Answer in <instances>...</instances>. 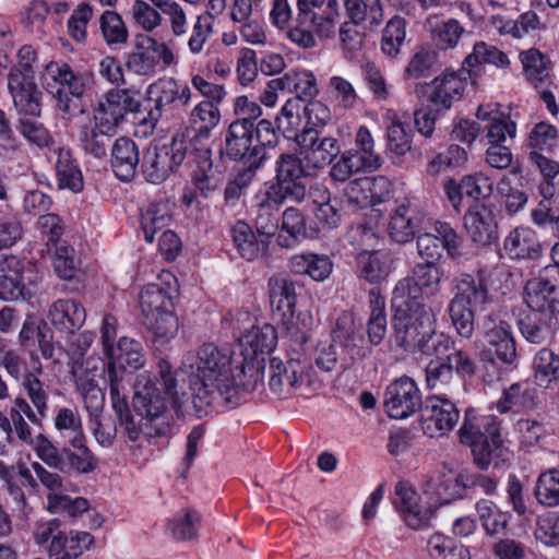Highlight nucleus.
Instances as JSON below:
<instances>
[{"label":"nucleus","instance_id":"obj_1","mask_svg":"<svg viewBox=\"0 0 559 559\" xmlns=\"http://www.w3.org/2000/svg\"><path fill=\"white\" fill-rule=\"evenodd\" d=\"M178 376L188 383L193 408L202 417L221 403L236 405L239 390H253L260 374L246 358H235L227 349L206 343L183 357Z\"/></svg>","mask_w":559,"mask_h":559},{"label":"nucleus","instance_id":"obj_2","mask_svg":"<svg viewBox=\"0 0 559 559\" xmlns=\"http://www.w3.org/2000/svg\"><path fill=\"white\" fill-rule=\"evenodd\" d=\"M133 390L132 407L139 419L135 420L128 406L119 423L128 440L143 447L145 442L170 437L173 417L167 401L171 400L174 407L186 402V392L178 390V371L173 370L169 361L162 359L157 374H139Z\"/></svg>","mask_w":559,"mask_h":559},{"label":"nucleus","instance_id":"obj_3","mask_svg":"<svg viewBox=\"0 0 559 559\" xmlns=\"http://www.w3.org/2000/svg\"><path fill=\"white\" fill-rule=\"evenodd\" d=\"M392 340L403 352L440 358L452 348V338L436 331L435 317L424 301L392 298Z\"/></svg>","mask_w":559,"mask_h":559},{"label":"nucleus","instance_id":"obj_4","mask_svg":"<svg viewBox=\"0 0 559 559\" xmlns=\"http://www.w3.org/2000/svg\"><path fill=\"white\" fill-rule=\"evenodd\" d=\"M270 16L278 27L292 21L288 38L297 46L310 49L317 46V37L321 40L336 37L340 3L337 0H297L293 16L287 0H274Z\"/></svg>","mask_w":559,"mask_h":559},{"label":"nucleus","instance_id":"obj_5","mask_svg":"<svg viewBox=\"0 0 559 559\" xmlns=\"http://www.w3.org/2000/svg\"><path fill=\"white\" fill-rule=\"evenodd\" d=\"M460 440L471 448L474 464L481 471L492 463L496 468L502 466L510 456L500 435V421L496 416H486L480 420L465 418L459 430Z\"/></svg>","mask_w":559,"mask_h":559},{"label":"nucleus","instance_id":"obj_6","mask_svg":"<svg viewBox=\"0 0 559 559\" xmlns=\"http://www.w3.org/2000/svg\"><path fill=\"white\" fill-rule=\"evenodd\" d=\"M309 337V329L297 331L290 326L288 337L290 343L284 358H271L269 385L280 396H288L309 382V362L304 350Z\"/></svg>","mask_w":559,"mask_h":559},{"label":"nucleus","instance_id":"obj_7","mask_svg":"<svg viewBox=\"0 0 559 559\" xmlns=\"http://www.w3.org/2000/svg\"><path fill=\"white\" fill-rule=\"evenodd\" d=\"M278 140L276 128L267 119H261L257 124L234 120L226 131L222 154L230 160L264 157L265 148L275 147Z\"/></svg>","mask_w":559,"mask_h":559},{"label":"nucleus","instance_id":"obj_8","mask_svg":"<svg viewBox=\"0 0 559 559\" xmlns=\"http://www.w3.org/2000/svg\"><path fill=\"white\" fill-rule=\"evenodd\" d=\"M17 64L8 74V88L14 107L21 115L39 117L43 92L35 83L36 51L31 45H24L17 51Z\"/></svg>","mask_w":559,"mask_h":559},{"label":"nucleus","instance_id":"obj_9","mask_svg":"<svg viewBox=\"0 0 559 559\" xmlns=\"http://www.w3.org/2000/svg\"><path fill=\"white\" fill-rule=\"evenodd\" d=\"M71 448L58 449L48 438H41L38 457L61 473L90 474L98 466V460L86 445L85 437L69 440Z\"/></svg>","mask_w":559,"mask_h":559},{"label":"nucleus","instance_id":"obj_10","mask_svg":"<svg viewBox=\"0 0 559 559\" xmlns=\"http://www.w3.org/2000/svg\"><path fill=\"white\" fill-rule=\"evenodd\" d=\"M188 144L183 139L173 138L169 143L150 145L142 160V173L148 182H164L186 159Z\"/></svg>","mask_w":559,"mask_h":559},{"label":"nucleus","instance_id":"obj_11","mask_svg":"<svg viewBox=\"0 0 559 559\" xmlns=\"http://www.w3.org/2000/svg\"><path fill=\"white\" fill-rule=\"evenodd\" d=\"M486 350L501 364L512 366L518 359L516 344L511 325L497 313L485 316L478 324Z\"/></svg>","mask_w":559,"mask_h":559},{"label":"nucleus","instance_id":"obj_12","mask_svg":"<svg viewBox=\"0 0 559 559\" xmlns=\"http://www.w3.org/2000/svg\"><path fill=\"white\" fill-rule=\"evenodd\" d=\"M416 245L424 263L438 264L443 257V250L453 260L462 257V237L447 222H436L432 233L419 235Z\"/></svg>","mask_w":559,"mask_h":559},{"label":"nucleus","instance_id":"obj_13","mask_svg":"<svg viewBox=\"0 0 559 559\" xmlns=\"http://www.w3.org/2000/svg\"><path fill=\"white\" fill-rule=\"evenodd\" d=\"M170 66L175 56L170 48L147 34H138L134 37V51L126 57V68L138 75H153L159 62Z\"/></svg>","mask_w":559,"mask_h":559},{"label":"nucleus","instance_id":"obj_14","mask_svg":"<svg viewBox=\"0 0 559 559\" xmlns=\"http://www.w3.org/2000/svg\"><path fill=\"white\" fill-rule=\"evenodd\" d=\"M294 139L308 165L317 169L331 165L341 153L338 140L318 128L305 127Z\"/></svg>","mask_w":559,"mask_h":559},{"label":"nucleus","instance_id":"obj_15","mask_svg":"<svg viewBox=\"0 0 559 559\" xmlns=\"http://www.w3.org/2000/svg\"><path fill=\"white\" fill-rule=\"evenodd\" d=\"M269 298L273 318L285 326L287 337H289L290 326L297 331L308 329L306 323L299 326V318L295 320L297 294L295 283L289 277L285 275L270 277Z\"/></svg>","mask_w":559,"mask_h":559},{"label":"nucleus","instance_id":"obj_16","mask_svg":"<svg viewBox=\"0 0 559 559\" xmlns=\"http://www.w3.org/2000/svg\"><path fill=\"white\" fill-rule=\"evenodd\" d=\"M466 78L455 72H445L435 78L430 83L416 87L417 96L425 98L428 107L436 112H443L452 107L455 100H460L465 90Z\"/></svg>","mask_w":559,"mask_h":559},{"label":"nucleus","instance_id":"obj_17","mask_svg":"<svg viewBox=\"0 0 559 559\" xmlns=\"http://www.w3.org/2000/svg\"><path fill=\"white\" fill-rule=\"evenodd\" d=\"M383 405L389 417L404 419L421 411V392L409 377L392 381L384 391Z\"/></svg>","mask_w":559,"mask_h":559},{"label":"nucleus","instance_id":"obj_18","mask_svg":"<svg viewBox=\"0 0 559 559\" xmlns=\"http://www.w3.org/2000/svg\"><path fill=\"white\" fill-rule=\"evenodd\" d=\"M141 92L134 87L112 88L105 94L94 108L93 114L99 117L100 121L118 127L124 121L128 115L141 114Z\"/></svg>","mask_w":559,"mask_h":559},{"label":"nucleus","instance_id":"obj_19","mask_svg":"<svg viewBox=\"0 0 559 559\" xmlns=\"http://www.w3.org/2000/svg\"><path fill=\"white\" fill-rule=\"evenodd\" d=\"M443 270L433 263H416L412 275L397 282L393 297L408 301H423L421 294L435 295L440 290Z\"/></svg>","mask_w":559,"mask_h":559},{"label":"nucleus","instance_id":"obj_20","mask_svg":"<svg viewBox=\"0 0 559 559\" xmlns=\"http://www.w3.org/2000/svg\"><path fill=\"white\" fill-rule=\"evenodd\" d=\"M459 418L460 412L451 401L436 399L423 406L420 427L430 438L442 437L455 427Z\"/></svg>","mask_w":559,"mask_h":559},{"label":"nucleus","instance_id":"obj_21","mask_svg":"<svg viewBox=\"0 0 559 559\" xmlns=\"http://www.w3.org/2000/svg\"><path fill=\"white\" fill-rule=\"evenodd\" d=\"M47 318L56 331L69 336L75 335L84 325L86 311L83 305L73 298H59L49 306Z\"/></svg>","mask_w":559,"mask_h":559},{"label":"nucleus","instance_id":"obj_22","mask_svg":"<svg viewBox=\"0 0 559 559\" xmlns=\"http://www.w3.org/2000/svg\"><path fill=\"white\" fill-rule=\"evenodd\" d=\"M522 336L531 344L545 345L554 341L559 330V319L551 312L532 310L519 320Z\"/></svg>","mask_w":559,"mask_h":559},{"label":"nucleus","instance_id":"obj_23","mask_svg":"<svg viewBox=\"0 0 559 559\" xmlns=\"http://www.w3.org/2000/svg\"><path fill=\"white\" fill-rule=\"evenodd\" d=\"M424 221V213L408 199L394 209L389 223V235L397 243H406L415 237Z\"/></svg>","mask_w":559,"mask_h":559},{"label":"nucleus","instance_id":"obj_24","mask_svg":"<svg viewBox=\"0 0 559 559\" xmlns=\"http://www.w3.org/2000/svg\"><path fill=\"white\" fill-rule=\"evenodd\" d=\"M524 301L532 310L557 316L559 314V284L552 283L546 274L533 277L525 284Z\"/></svg>","mask_w":559,"mask_h":559},{"label":"nucleus","instance_id":"obj_25","mask_svg":"<svg viewBox=\"0 0 559 559\" xmlns=\"http://www.w3.org/2000/svg\"><path fill=\"white\" fill-rule=\"evenodd\" d=\"M450 302L480 312L487 309L491 297L484 280L464 273L455 278L454 296Z\"/></svg>","mask_w":559,"mask_h":559},{"label":"nucleus","instance_id":"obj_26","mask_svg":"<svg viewBox=\"0 0 559 559\" xmlns=\"http://www.w3.org/2000/svg\"><path fill=\"white\" fill-rule=\"evenodd\" d=\"M464 228L469 239L481 247L490 246L497 242L499 238L495 215L484 205L465 213Z\"/></svg>","mask_w":559,"mask_h":559},{"label":"nucleus","instance_id":"obj_27","mask_svg":"<svg viewBox=\"0 0 559 559\" xmlns=\"http://www.w3.org/2000/svg\"><path fill=\"white\" fill-rule=\"evenodd\" d=\"M417 500L416 491L408 484L403 481L396 484L393 503L406 524L413 530L428 526L432 515L431 508L423 510Z\"/></svg>","mask_w":559,"mask_h":559},{"label":"nucleus","instance_id":"obj_28","mask_svg":"<svg viewBox=\"0 0 559 559\" xmlns=\"http://www.w3.org/2000/svg\"><path fill=\"white\" fill-rule=\"evenodd\" d=\"M93 118V126L85 124L80 128L79 141L85 153L100 159L107 156L117 128L110 123L105 124V121H100L95 114Z\"/></svg>","mask_w":559,"mask_h":559},{"label":"nucleus","instance_id":"obj_29","mask_svg":"<svg viewBox=\"0 0 559 559\" xmlns=\"http://www.w3.org/2000/svg\"><path fill=\"white\" fill-rule=\"evenodd\" d=\"M503 249L511 260H538L543 255V246L535 231L528 227H516L503 241Z\"/></svg>","mask_w":559,"mask_h":559},{"label":"nucleus","instance_id":"obj_30","mask_svg":"<svg viewBox=\"0 0 559 559\" xmlns=\"http://www.w3.org/2000/svg\"><path fill=\"white\" fill-rule=\"evenodd\" d=\"M177 288L169 283H150L145 285L139 296L142 314L145 318L175 310L174 297Z\"/></svg>","mask_w":559,"mask_h":559},{"label":"nucleus","instance_id":"obj_31","mask_svg":"<svg viewBox=\"0 0 559 559\" xmlns=\"http://www.w3.org/2000/svg\"><path fill=\"white\" fill-rule=\"evenodd\" d=\"M509 63V58L503 51L485 41H478L474 45L473 51L464 59L462 74L466 72L468 78L475 82L483 74L484 64L507 68Z\"/></svg>","mask_w":559,"mask_h":559},{"label":"nucleus","instance_id":"obj_32","mask_svg":"<svg viewBox=\"0 0 559 559\" xmlns=\"http://www.w3.org/2000/svg\"><path fill=\"white\" fill-rule=\"evenodd\" d=\"M140 163V152L135 142L127 136L118 138L111 145V167L121 181L134 178Z\"/></svg>","mask_w":559,"mask_h":559},{"label":"nucleus","instance_id":"obj_33","mask_svg":"<svg viewBox=\"0 0 559 559\" xmlns=\"http://www.w3.org/2000/svg\"><path fill=\"white\" fill-rule=\"evenodd\" d=\"M333 340L338 343L352 359H361L369 354L365 347V338L361 331L356 326L350 313H342L336 320L333 330Z\"/></svg>","mask_w":559,"mask_h":559},{"label":"nucleus","instance_id":"obj_34","mask_svg":"<svg viewBox=\"0 0 559 559\" xmlns=\"http://www.w3.org/2000/svg\"><path fill=\"white\" fill-rule=\"evenodd\" d=\"M106 356L109 359L108 365L132 372L141 369L145 364L142 343L127 336L120 337L116 346L109 347Z\"/></svg>","mask_w":559,"mask_h":559},{"label":"nucleus","instance_id":"obj_35","mask_svg":"<svg viewBox=\"0 0 559 559\" xmlns=\"http://www.w3.org/2000/svg\"><path fill=\"white\" fill-rule=\"evenodd\" d=\"M314 236V229L308 228L305 214L296 207H287L282 213L281 230L277 243L282 248H294L301 239Z\"/></svg>","mask_w":559,"mask_h":559},{"label":"nucleus","instance_id":"obj_36","mask_svg":"<svg viewBox=\"0 0 559 559\" xmlns=\"http://www.w3.org/2000/svg\"><path fill=\"white\" fill-rule=\"evenodd\" d=\"M23 265L14 257H5L0 261V299L17 301L24 297Z\"/></svg>","mask_w":559,"mask_h":559},{"label":"nucleus","instance_id":"obj_37","mask_svg":"<svg viewBox=\"0 0 559 559\" xmlns=\"http://www.w3.org/2000/svg\"><path fill=\"white\" fill-rule=\"evenodd\" d=\"M356 263L358 277L370 284L381 283L392 271V259L382 250L362 251Z\"/></svg>","mask_w":559,"mask_h":559},{"label":"nucleus","instance_id":"obj_38","mask_svg":"<svg viewBox=\"0 0 559 559\" xmlns=\"http://www.w3.org/2000/svg\"><path fill=\"white\" fill-rule=\"evenodd\" d=\"M273 91H282L295 94L297 98L308 100L313 98L317 93V81L310 71H292L282 78L273 79L269 82Z\"/></svg>","mask_w":559,"mask_h":559},{"label":"nucleus","instance_id":"obj_39","mask_svg":"<svg viewBox=\"0 0 559 559\" xmlns=\"http://www.w3.org/2000/svg\"><path fill=\"white\" fill-rule=\"evenodd\" d=\"M132 371L121 369L107 364L104 370L105 382L109 388L112 408L120 423L128 407V389L131 383Z\"/></svg>","mask_w":559,"mask_h":559},{"label":"nucleus","instance_id":"obj_40","mask_svg":"<svg viewBox=\"0 0 559 559\" xmlns=\"http://www.w3.org/2000/svg\"><path fill=\"white\" fill-rule=\"evenodd\" d=\"M94 543V537L87 532H73L51 540L48 547L49 559H78Z\"/></svg>","mask_w":559,"mask_h":559},{"label":"nucleus","instance_id":"obj_41","mask_svg":"<svg viewBox=\"0 0 559 559\" xmlns=\"http://www.w3.org/2000/svg\"><path fill=\"white\" fill-rule=\"evenodd\" d=\"M83 80L76 78V81L70 84V87H57L55 84H47L46 90L56 103V108L69 116H75L83 112L82 98L88 88L84 86Z\"/></svg>","mask_w":559,"mask_h":559},{"label":"nucleus","instance_id":"obj_42","mask_svg":"<svg viewBox=\"0 0 559 559\" xmlns=\"http://www.w3.org/2000/svg\"><path fill=\"white\" fill-rule=\"evenodd\" d=\"M55 170L59 189H69L74 193L83 190L84 181L82 171L69 150L58 147Z\"/></svg>","mask_w":559,"mask_h":559},{"label":"nucleus","instance_id":"obj_43","mask_svg":"<svg viewBox=\"0 0 559 559\" xmlns=\"http://www.w3.org/2000/svg\"><path fill=\"white\" fill-rule=\"evenodd\" d=\"M233 241L242 258L252 261L263 255L270 241L259 236L257 237L251 227L245 222H237L231 228Z\"/></svg>","mask_w":559,"mask_h":559},{"label":"nucleus","instance_id":"obj_44","mask_svg":"<svg viewBox=\"0 0 559 559\" xmlns=\"http://www.w3.org/2000/svg\"><path fill=\"white\" fill-rule=\"evenodd\" d=\"M265 193L274 204L302 203L307 195L306 180L274 177Z\"/></svg>","mask_w":559,"mask_h":559},{"label":"nucleus","instance_id":"obj_45","mask_svg":"<svg viewBox=\"0 0 559 559\" xmlns=\"http://www.w3.org/2000/svg\"><path fill=\"white\" fill-rule=\"evenodd\" d=\"M99 31L107 46L110 48H121L129 40V29L119 13L111 10H105L99 19Z\"/></svg>","mask_w":559,"mask_h":559},{"label":"nucleus","instance_id":"obj_46","mask_svg":"<svg viewBox=\"0 0 559 559\" xmlns=\"http://www.w3.org/2000/svg\"><path fill=\"white\" fill-rule=\"evenodd\" d=\"M535 406V390L524 383H513L506 389L497 402V409L504 414Z\"/></svg>","mask_w":559,"mask_h":559},{"label":"nucleus","instance_id":"obj_47","mask_svg":"<svg viewBox=\"0 0 559 559\" xmlns=\"http://www.w3.org/2000/svg\"><path fill=\"white\" fill-rule=\"evenodd\" d=\"M528 81L536 87L547 86L550 81L549 60L537 49H530L520 55Z\"/></svg>","mask_w":559,"mask_h":559},{"label":"nucleus","instance_id":"obj_48","mask_svg":"<svg viewBox=\"0 0 559 559\" xmlns=\"http://www.w3.org/2000/svg\"><path fill=\"white\" fill-rule=\"evenodd\" d=\"M455 477L443 465L442 469H436L427 476L424 490L426 493L437 496L441 504L448 503L457 493L456 489L461 488V485L455 481Z\"/></svg>","mask_w":559,"mask_h":559},{"label":"nucleus","instance_id":"obj_49","mask_svg":"<svg viewBox=\"0 0 559 559\" xmlns=\"http://www.w3.org/2000/svg\"><path fill=\"white\" fill-rule=\"evenodd\" d=\"M348 21L362 24L369 22L378 25L382 21V7L380 0H344Z\"/></svg>","mask_w":559,"mask_h":559},{"label":"nucleus","instance_id":"obj_50","mask_svg":"<svg viewBox=\"0 0 559 559\" xmlns=\"http://www.w3.org/2000/svg\"><path fill=\"white\" fill-rule=\"evenodd\" d=\"M171 215L167 204L152 203L141 214V228L147 242H153L154 236L158 230L169 226Z\"/></svg>","mask_w":559,"mask_h":559},{"label":"nucleus","instance_id":"obj_51","mask_svg":"<svg viewBox=\"0 0 559 559\" xmlns=\"http://www.w3.org/2000/svg\"><path fill=\"white\" fill-rule=\"evenodd\" d=\"M316 191L321 192V195L313 200L317 205L314 215L318 222L328 229H335L340 227L342 215L340 213L337 200H332L328 189L323 186L318 185L316 187Z\"/></svg>","mask_w":559,"mask_h":559},{"label":"nucleus","instance_id":"obj_52","mask_svg":"<svg viewBox=\"0 0 559 559\" xmlns=\"http://www.w3.org/2000/svg\"><path fill=\"white\" fill-rule=\"evenodd\" d=\"M535 381L539 385L548 386L559 380V355L548 348H542L533 359Z\"/></svg>","mask_w":559,"mask_h":559},{"label":"nucleus","instance_id":"obj_53","mask_svg":"<svg viewBox=\"0 0 559 559\" xmlns=\"http://www.w3.org/2000/svg\"><path fill=\"white\" fill-rule=\"evenodd\" d=\"M221 119V112L213 102H201L190 115V123L195 134L207 138L211 131L216 128Z\"/></svg>","mask_w":559,"mask_h":559},{"label":"nucleus","instance_id":"obj_54","mask_svg":"<svg viewBox=\"0 0 559 559\" xmlns=\"http://www.w3.org/2000/svg\"><path fill=\"white\" fill-rule=\"evenodd\" d=\"M47 84H55L57 87H70V84L81 78L84 86L93 83V74L90 72H74L72 68L62 61H50L45 67Z\"/></svg>","mask_w":559,"mask_h":559},{"label":"nucleus","instance_id":"obj_55","mask_svg":"<svg viewBox=\"0 0 559 559\" xmlns=\"http://www.w3.org/2000/svg\"><path fill=\"white\" fill-rule=\"evenodd\" d=\"M282 204H274L270 200V195L265 193L264 200L259 203L257 216L254 219L255 228L259 236L270 239L275 236L280 225V207Z\"/></svg>","mask_w":559,"mask_h":559},{"label":"nucleus","instance_id":"obj_56","mask_svg":"<svg viewBox=\"0 0 559 559\" xmlns=\"http://www.w3.org/2000/svg\"><path fill=\"white\" fill-rule=\"evenodd\" d=\"M406 21L401 16H393L382 31L381 50L390 58H395L405 43Z\"/></svg>","mask_w":559,"mask_h":559},{"label":"nucleus","instance_id":"obj_57","mask_svg":"<svg viewBox=\"0 0 559 559\" xmlns=\"http://www.w3.org/2000/svg\"><path fill=\"white\" fill-rule=\"evenodd\" d=\"M36 330L37 332L34 333V345L37 343L41 356L55 364H62L66 348L60 343H53V332L48 323L39 319Z\"/></svg>","mask_w":559,"mask_h":559},{"label":"nucleus","instance_id":"obj_58","mask_svg":"<svg viewBox=\"0 0 559 559\" xmlns=\"http://www.w3.org/2000/svg\"><path fill=\"white\" fill-rule=\"evenodd\" d=\"M145 324L152 331L154 341L162 345L173 340L179 329V321L175 310L160 312L152 318H145Z\"/></svg>","mask_w":559,"mask_h":559},{"label":"nucleus","instance_id":"obj_59","mask_svg":"<svg viewBox=\"0 0 559 559\" xmlns=\"http://www.w3.org/2000/svg\"><path fill=\"white\" fill-rule=\"evenodd\" d=\"M427 545L432 559H471L467 548L442 534H433Z\"/></svg>","mask_w":559,"mask_h":559},{"label":"nucleus","instance_id":"obj_60","mask_svg":"<svg viewBox=\"0 0 559 559\" xmlns=\"http://www.w3.org/2000/svg\"><path fill=\"white\" fill-rule=\"evenodd\" d=\"M536 500L548 508L559 504V469L552 468L542 473L534 490Z\"/></svg>","mask_w":559,"mask_h":559},{"label":"nucleus","instance_id":"obj_61","mask_svg":"<svg viewBox=\"0 0 559 559\" xmlns=\"http://www.w3.org/2000/svg\"><path fill=\"white\" fill-rule=\"evenodd\" d=\"M412 147V132L394 114L386 126V148L397 155H405Z\"/></svg>","mask_w":559,"mask_h":559},{"label":"nucleus","instance_id":"obj_62","mask_svg":"<svg viewBox=\"0 0 559 559\" xmlns=\"http://www.w3.org/2000/svg\"><path fill=\"white\" fill-rule=\"evenodd\" d=\"M15 128L28 143L38 148H50L55 145V140L49 130L39 121L20 118L16 121Z\"/></svg>","mask_w":559,"mask_h":559},{"label":"nucleus","instance_id":"obj_63","mask_svg":"<svg viewBox=\"0 0 559 559\" xmlns=\"http://www.w3.org/2000/svg\"><path fill=\"white\" fill-rule=\"evenodd\" d=\"M201 522L199 512L187 509L183 514H177L168 523V530L177 540H192L198 537V526Z\"/></svg>","mask_w":559,"mask_h":559},{"label":"nucleus","instance_id":"obj_64","mask_svg":"<svg viewBox=\"0 0 559 559\" xmlns=\"http://www.w3.org/2000/svg\"><path fill=\"white\" fill-rule=\"evenodd\" d=\"M534 535L537 540L549 547L559 546V512L548 511L536 520Z\"/></svg>","mask_w":559,"mask_h":559}]
</instances>
